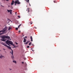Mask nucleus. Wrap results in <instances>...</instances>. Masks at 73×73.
I'll return each mask as SVG.
<instances>
[{"label":"nucleus","mask_w":73,"mask_h":73,"mask_svg":"<svg viewBox=\"0 0 73 73\" xmlns=\"http://www.w3.org/2000/svg\"><path fill=\"white\" fill-rule=\"evenodd\" d=\"M3 45H4V46H5L7 47V48L9 49H11V50L12 52H11L10 53H11V54L12 55V56H11L12 59H13V60H14V56H13V51L12 49H11V47L8 46L5 43H3Z\"/></svg>","instance_id":"nucleus-1"},{"label":"nucleus","mask_w":73,"mask_h":73,"mask_svg":"<svg viewBox=\"0 0 73 73\" xmlns=\"http://www.w3.org/2000/svg\"><path fill=\"white\" fill-rule=\"evenodd\" d=\"M3 39L1 40V41H5L6 40V39H5V38H11V37L8 36H4L2 37Z\"/></svg>","instance_id":"nucleus-2"},{"label":"nucleus","mask_w":73,"mask_h":73,"mask_svg":"<svg viewBox=\"0 0 73 73\" xmlns=\"http://www.w3.org/2000/svg\"><path fill=\"white\" fill-rule=\"evenodd\" d=\"M7 28L8 27H5V28L2 30L0 31V33H1V32H5V31H6L7 30ZM2 34H3V33H0V36Z\"/></svg>","instance_id":"nucleus-3"},{"label":"nucleus","mask_w":73,"mask_h":73,"mask_svg":"<svg viewBox=\"0 0 73 73\" xmlns=\"http://www.w3.org/2000/svg\"><path fill=\"white\" fill-rule=\"evenodd\" d=\"M6 43L8 45H10L9 44H12V42L10 41L9 40H7L6 41Z\"/></svg>","instance_id":"nucleus-4"},{"label":"nucleus","mask_w":73,"mask_h":73,"mask_svg":"<svg viewBox=\"0 0 73 73\" xmlns=\"http://www.w3.org/2000/svg\"><path fill=\"white\" fill-rule=\"evenodd\" d=\"M15 4H20V2H19V0H16V1H15Z\"/></svg>","instance_id":"nucleus-5"},{"label":"nucleus","mask_w":73,"mask_h":73,"mask_svg":"<svg viewBox=\"0 0 73 73\" xmlns=\"http://www.w3.org/2000/svg\"><path fill=\"white\" fill-rule=\"evenodd\" d=\"M14 3H15L14 1H12V2L11 3V5H13V4H14Z\"/></svg>","instance_id":"nucleus-6"},{"label":"nucleus","mask_w":73,"mask_h":73,"mask_svg":"<svg viewBox=\"0 0 73 73\" xmlns=\"http://www.w3.org/2000/svg\"><path fill=\"white\" fill-rule=\"evenodd\" d=\"M29 41H27V42H26V43H25V45H27V44H28V43H29Z\"/></svg>","instance_id":"nucleus-7"},{"label":"nucleus","mask_w":73,"mask_h":73,"mask_svg":"<svg viewBox=\"0 0 73 73\" xmlns=\"http://www.w3.org/2000/svg\"><path fill=\"white\" fill-rule=\"evenodd\" d=\"M3 57V56L2 54H0V58H2Z\"/></svg>","instance_id":"nucleus-8"},{"label":"nucleus","mask_w":73,"mask_h":73,"mask_svg":"<svg viewBox=\"0 0 73 73\" xmlns=\"http://www.w3.org/2000/svg\"><path fill=\"white\" fill-rule=\"evenodd\" d=\"M7 11H8V12H12V10H8V9H7Z\"/></svg>","instance_id":"nucleus-9"},{"label":"nucleus","mask_w":73,"mask_h":73,"mask_svg":"<svg viewBox=\"0 0 73 73\" xmlns=\"http://www.w3.org/2000/svg\"><path fill=\"white\" fill-rule=\"evenodd\" d=\"M24 40H23V42H26V41H27V40L25 38H24Z\"/></svg>","instance_id":"nucleus-10"},{"label":"nucleus","mask_w":73,"mask_h":73,"mask_svg":"<svg viewBox=\"0 0 73 73\" xmlns=\"http://www.w3.org/2000/svg\"><path fill=\"white\" fill-rule=\"evenodd\" d=\"M30 38L31 40V41H33V38H32V36H31Z\"/></svg>","instance_id":"nucleus-11"},{"label":"nucleus","mask_w":73,"mask_h":73,"mask_svg":"<svg viewBox=\"0 0 73 73\" xmlns=\"http://www.w3.org/2000/svg\"><path fill=\"white\" fill-rule=\"evenodd\" d=\"M12 29V28L10 27H9V29H8V30L9 31V30H10V29Z\"/></svg>","instance_id":"nucleus-12"},{"label":"nucleus","mask_w":73,"mask_h":73,"mask_svg":"<svg viewBox=\"0 0 73 73\" xmlns=\"http://www.w3.org/2000/svg\"><path fill=\"white\" fill-rule=\"evenodd\" d=\"M25 1H26L27 3H28L29 1V0H25Z\"/></svg>","instance_id":"nucleus-13"},{"label":"nucleus","mask_w":73,"mask_h":73,"mask_svg":"<svg viewBox=\"0 0 73 73\" xmlns=\"http://www.w3.org/2000/svg\"><path fill=\"white\" fill-rule=\"evenodd\" d=\"M13 62H14V63H15L16 64V61L15 60H13Z\"/></svg>","instance_id":"nucleus-14"},{"label":"nucleus","mask_w":73,"mask_h":73,"mask_svg":"<svg viewBox=\"0 0 73 73\" xmlns=\"http://www.w3.org/2000/svg\"><path fill=\"white\" fill-rule=\"evenodd\" d=\"M21 24H21L20 25H19V26H18V28H19L20 27V26H21Z\"/></svg>","instance_id":"nucleus-15"},{"label":"nucleus","mask_w":73,"mask_h":73,"mask_svg":"<svg viewBox=\"0 0 73 73\" xmlns=\"http://www.w3.org/2000/svg\"><path fill=\"white\" fill-rule=\"evenodd\" d=\"M31 44H32V42H30L29 44V45H31Z\"/></svg>","instance_id":"nucleus-16"},{"label":"nucleus","mask_w":73,"mask_h":73,"mask_svg":"<svg viewBox=\"0 0 73 73\" xmlns=\"http://www.w3.org/2000/svg\"><path fill=\"white\" fill-rule=\"evenodd\" d=\"M18 17H19V18H20V16H19V15H18Z\"/></svg>","instance_id":"nucleus-17"},{"label":"nucleus","mask_w":73,"mask_h":73,"mask_svg":"<svg viewBox=\"0 0 73 73\" xmlns=\"http://www.w3.org/2000/svg\"><path fill=\"white\" fill-rule=\"evenodd\" d=\"M30 46H27V48H29Z\"/></svg>","instance_id":"nucleus-18"},{"label":"nucleus","mask_w":73,"mask_h":73,"mask_svg":"<svg viewBox=\"0 0 73 73\" xmlns=\"http://www.w3.org/2000/svg\"><path fill=\"white\" fill-rule=\"evenodd\" d=\"M10 14H11V15H12V12H10Z\"/></svg>","instance_id":"nucleus-19"},{"label":"nucleus","mask_w":73,"mask_h":73,"mask_svg":"<svg viewBox=\"0 0 73 73\" xmlns=\"http://www.w3.org/2000/svg\"><path fill=\"white\" fill-rule=\"evenodd\" d=\"M11 44L13 45V46H14V45L13 44V42H12V44Z\"/></svg>","instance_id":"nucleus-20"},{"label":"nucleus","mask_w":73,"mask_h":73,"mask_svg":"<svg viewBox=\"0 0 73 73\" xmlns=\"http://www.w3.org/2000/svg\"><path fill=\"white\" fill-rule=\"evenodd\" d=\"M16 30H18V28H16Z\"/></svg>","instance_id":"nucleus-21"},{"label":"nucleus","mask_w":73,"mask_h":73,"mask_svg":"<svg viewBox=\"0 0 73 73\" xmlns=\"http://www.w3.org/2000/svg\"><path fill=\"white\" fill-rule=\"evenodd\" d=\"M9 70H12V69L10 68L9 69Z\"/></svg>","instance_id":"nucleus-22"},{"label":"nucleus","mask_w":73,"mask_h":73,"mask_svg":"<svg viewBox=\"0 0 73 73\" xmlns=\"http://www.w3.org/2000/svg\"><path fill=\"white\" fill-rule=\"evenodd\" d=\"M54 3H56V1H54Z\"/></svg>","instance_id":"nucleus-23"},{"label":"nucleus","mask_w":73,"mask_h":73,"mask_svg":"<svg viewBox=\"0 0 73 73\" xmlns=\"http://www.w3.org/2000/svg\"><path fill=\"white\" fill-rule=\"evenodd\" d=\"M15 43L16 44H17H17H18V43H16V42H15Z\"/></svg>","instance_id":"nucleus-24"},{"label":"nucleus","mask_w":73,"mask_h":73,"mask_svg":"<svg viewBox=\"0 0 73 73\" xmlns=\"http://www.w3.org/2000/svg\"><path fill=\"white\" fill-rule=\"evenodd\" d=\"M19 33H20V32H21V31H19Z\"/></svg>","instance_id":"nucleus-25"},{"label":"nucleus","mask_w":73,"mask_h":73,"mask_svg":"<svg viewBox=\"0 0 73 73\" xmlns=\"http://www.w3.org/2000/svg\"><path fill=\"white\" fill-rule=\"evenodd\" d=\"M29 5L30 6H31V4H30V3H29Z\"/></svg>","instance_id":"nucleus-26"},{"label":"nucleus","mask_w":73,"mask_h":73,"mask_svg":"<svg viewBox=\"0 0 73 73\" xmlns=\"http://www.w3.org/2000/svg\"><path fill=\"white\" fill-rule=\"evenodd\" d=\"M30 24H32V22H31V23H30Z\"/></svg>","instance_id":"nucleus-27"},{"label":"nucleus","mask_w":73,"mask_h":73,"mask_svg":"<svg viewBox=\"0 0 73 73\" xmlns=\"http://www.w3.org/2000/svg\"><path fill=\"white\" fill-rule=\"evenodd\" d=\"M25 38H27V36H25Z\"/></svg>","instance_id":"nucleus-28"},{"label":"nucleus","mask_w":73,"mask_h":73,"mask_svg":"<svg viewBox=\"0 0 73 73\" xmlns=\"http://www.w3.org/2000/svg\"><path fill=\"white\" fill-rule=\"evenodd\" d=\"M6 0V1H8L9 0Z\"/></svg>","instance_id":"nucleus-29"},{"label":"nucleus","mask_w":73,"mask_h":73,"mask_svg":"<svg viewBox=\"0 0 73 73\" xmlns=\"http://www.w3.org/2000/svg\"><path fill=\"white\" fill-rule=\"evenodd\" d=\"M17 13V12H15V14L16 15Z\"/></svg>","instance_id":"nucleus-30"},{"label":"nucleus","mask_w":73,"mask_h":73,"mask_svg":"<svg viewBox=\"0 0 73 73\" xmlns=\"http://www.w3.org/2000/svg\"><path fill=\"white\" fill-rule=\"evenodd\" d=\"M22 64H24V62H22Z\"/></svg>","instance_id":"nucleus-31"},{"label":"nucleus","mask_w":73,"mask_h":73,"mask_svg":"<svg viewBox=\"0 0 73 73\" xmlns=\"http://www.w3.org/2000/svg\"><path fill=\"white\" fill-rule=\"evenodd\" d=\"M15 5H16V4H17V3H15Z\"/></svg>","instance_id":"nucleus-32"},{"label":"nucleus","mask_w":73,"mask_h":73,"mask_svg":"<svg viewBox=\"0 0 73 73\" xmlns=\"http://www.w3.org/2000/svg\"><path fill=\"white\" fill-rule=\"evenodd\" d=\"M2 7H4V6H3L1 5Z\"/></svg>","instance_id":"nucleus-33"},{"label":"nucleus","mask_w":73,"mask_h":73,"mask_svg":"<svg viewBox=\"0 0 73 73\" xmlns=\"http://www.w3.org/2000/svg\"><path fill=\"white\" fill-rule=\"evenodd\" d=\"M2 7H4V6H3L1 5Z\"/></svg>","instance_id":"nucleus-34"},{"label":"nucleus","mask_w":73,"mask_h":73,"mask_svg":"<svg viewBox=\"0 0 73 73\" xmlns=\"http://www.w3.org/2000/svg\"><path fill=\"white\" fill-rule=\"evenodd\" d=\"M24 35H23V37H24Z\"/></svg>","instance_id":"nucleus-35"},{"label":"nucleus","mask_w":73,"mask_h":73,"mask_svg":"<svg viewBox=\"0 0 73 73\" xmlns=\"http://www.w3.org/2000/svg\"><path fill=\"white\" fill-rule=\"evenodd\" d=\"M3 57H4V56H3Z\"/></svg>","instance_id":"nucleus-36"},{"label":"nucleus","mask_w":73,"mask_h":73,"mask_svg":"<svg viewBox=\"0 0 73 73\" xmlns=\"http://www.w3.org/2000/svg\"><path fill=\"white\" fill-rule=\"evenodd\" d=\"M28 12H29V10H28Z\"/></svg>","instance_id":"nucleus-37"},{"label":"nucleus","mask_w":73,"mask_h":73,"mask_svg":"<svg viewBox=\"0 0 73 73\" xmlns=\"http://www.w3.org/2000/svg\"><path fill=\"white\" fill-rule=\"evenodd\" d=\"M4 50H5V49L4 48L3 49Z\"/></svg>","instance_id":"nucleus-38"},{"label":"nucleus","mask_w":73,"mask_h":73,"mask_svg":"<svg viewBox=\"0 0 73 73\" xmlns=\"http://www.w3.org/2000/svg\"><path fill=\"white\" fill-rule=\"evenodd\" d=\"M28 9L29 10V9Z\"/></svg>","instance_id":"nucleus-39"}]
</instances>
